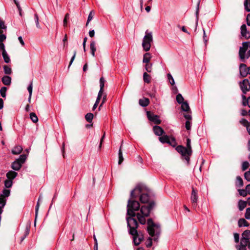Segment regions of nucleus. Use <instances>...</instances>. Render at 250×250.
I'll return each instance as SVG.
<instances>
[{
	"mask_svg": "<svg viewBox=\"0 0 250 250\" xmlns=\"http://www.w3.org/2000/svg\"><path fill=\"white\" fill-rule=\"evenodd\" d=\"M236 248L237 250H247V246L243 245L241 244L239 245H237Z\"/></svg>",
	"mask_w": 250,
	"mask_h": 250,
	"instance_id": "55",
	"label": "nucleus"
},
{
	"mask_svg": "<svg viewBox=\"0 0 250 250\" xmlns=\"http://www.w3.org/2000/svg\"><path fill=\"white\" fill-rule=\"evenodd\" d=\"M185 126L188 130L190 129L191 128V123L190 121H187L185 124Z\"/></svg>",
	"mask_w": 250,
	"mask_h": 250,
	"instance_id": "62",
	"label": "nucleus"
},
{
	"mask_svg": "<svg viewBox=\"0 0 250 250\" xmlns=\"http://www.w3.org/2000/svg\"><path fill=\"white\" fill-rule=\"evenodd\" d=\"M176 101L178 103L181 104L184 102V98L181 94H178L176 96Z\"/></svg>",
	"mask_w": 250,
	"mask_h": 250,
	"instance_id": "37",
	"label": "nucleus"
},
{
	"mask_svg": "<svg viewBox=\"0 0 250 250\" xmlns=\"http://www.w3.org/2000/svg\"><path fill=\"white\" fill-rule=\"evenodd\" d=\"M6 90H7V88L5 86L2 87L0 90V95L3 98H5L6 97Z\"/></svg>",
	"mask_w": 250,
	"mask_h": 250,
	"instance_id": "41",
	"label": "nucleus"
},
{
	"mask_svg": "<svg viewBox=\"0 0 250 250\" xmlns=\"http://www.w3.org/2000/svg\"><path fill=\"white\" fill-rule=\"evenodd\" d=\"M241 33L243 37L245 39H248L250 37V34L249 32L247 31V27L245 24H243L241 27Z\"/></svg>",
	"mask_w": 250,
	"mask_h": 250,
	"instance_id": "13",
	"label": "nucleus"
},
{
	"mask_svg": "<svg viewBox=\"0 0 250 250\" xmlns=\"http://www.w3.org/2000/svg\"><path fill=\"white\" fill-rule=\"evenodd\" d=\"M143 79L145 83H149L151 82V77L146 72L143 74Z\"/></svg>",
	"mask_w": 250,
	"mask_h": 250,
	"instance_id": "27",
	"label": "nucleus"
},
{
	"mask_svg": "<svg viewBox=\"0 0 250 250\" xmlns=\"http://www.w3.org/2000/svg\"><path fill=\"white\" fill-rule=\"evenodd\" d=\"M242 236L244 237V238H246V239L250 241V230H246L244 231L242 234Z\"/></svg>",
	"mask_w": 250,
	"mask_h": 250,
	"instance_id": "31",
	"label": "nucleus"
},
{
	"mask_svg": "<svg viewBox=\"0 0 250 250\" xmlns=\"http://www.w3.org/2000/svg\"><path fill=\"white\" fill-rule=\"evenodd\" d=\"M152 56L149 53H146L143 56V62L145 63H149Z\"/></svg>",
	"mask_w": 250,
	"mask_h": 250,
	"instance_id": "20",
	"label": "nucleus"
},
{
	"mask_svg": "<svg viewBox=\"0 0 250 250\" xmlns=\"http://www.w3.org/2000/svg\"><path fill=\"white\" fill-rule=\"evenodd\" d=\"M250 166L249 163L247 161H245L242 163V169L243 171L246 170Z\"/></svg>",
	"mask_w": 250,
	"mask_h": 250,
	"instance_id": "46",
	"label": "nucleus"
},
{
	"mask_svg": "<svg viewBox=\"0 0 250 250\" xmlns=\"http://www.w3.org/2000/svg\"><path fill=\"white\" fill-rule=\"evenodd\" d=\"M23 150L21 146L17 145L16 146L11 150V152L14 155H18L20 154Z\"/></svg>",
	"mask_w": 250,
	"mask_h": 250,
	"instance_id": "15",
	"label": "nucleus"
},
{
	"mask_svg": "<svg viewBox=\"0 0 250 250\" xmlns=\"http://www.w3.org/2000/svg\"><path fill=\"white\" fill-rule=\"evenodd\" d=\"M243 185V181L242 178L239 176H237L235 182L236 186L237 187H242Z\"/></svg>",
	"mask_w": 250,
	"mask_h": 250,
	"instance_id": "26",
	"label": "nucleus"
},
{
	"mask_svg": "<svg viewBox=\"0 0 250 250\" xmlns=\"http://www.w3.org/2000/svg\"><path fill=\"white\" fill-rule=\"evenodd\" d=\"M240 123L244 126L246 127L247 125H248V124L250 123V122H248V121L245 119H242L240 121Z\"/></svg>",
	"mask_w": 250,
	"mask_h": 250,
	"instance_id": "56",
	"label": "nucleus"
},
{
	"mask_svg": "<svg viewBox=\"0 0 250 250\" xmlns=\"http://www.w3.org/2000/svg\"><path fill=\"white\" fill-rule=\"evenodd\" d=\"M139 104L141 106L146 107L149 104V100L148 98H144L139 100Z\"/></svg>",
	"mask_w": 250,
	"mask_h": 250,
	"instance_id": "17",
	"label": "nucleus"
},
{
	"mask_svg": "<svg viewBox=\"0 0 250 250\" xmlns=\"http://www.w3.org/2000/svg\"><path fill=\"white\" fill-rule=\"evenodd\" d=\"M168 144H169L172 147H175L177 145V143L176 142L175 139L174 137L170 136L169 139V143H168Z\"/></svg>",
	"mask_w": 250,
	"mask_h": 250,
	"instance_id": "30",
	"label": "nucleus"
},
{
	"mask_svg": "<svg viewBox=\"0 0 250 250\" xmlns=\"http://www.w3.org/2000/svg\"><path fill=\"white\" fill-rule=\"evenodd\" d=\"M249 48H250V42H243L242 43V46L240 47L239 56L240 60L243 62H245V60L250 57V50H248Z\"/></svg>",
	"mask_w": 250,
	"mask_h": 250,
	"instance_id": "5",
	"label": "nucleus"
},
{
	"mask_svg": "<svg viewBox=\"0 0 250 250\" xmlns=\"http://www.w3.org/2000/svg\"><path fill=\"white\" fill-rule=\"evenodd\" d=\"M234 239L235 242L238 243L239 242V234L237 233H234Z\"/></svg>",
	"mask_w": 250,
	"mask_h": 250,
	"instance_id": "59",
	"label": "nucleus"
},
{
	"mask_svg": "<svg viewBox=\"0 0 250 250\" xmlns=\"http://www.w3.org/2000/svg\"><path fill=\"white\" fill-rule=\"evenodd\" d=\"M2 83L6 85H9L11 83V77L8 76H4L2 78Z\"/></svg>",
	"mask_w": 250,
	"mask_h": 250,
	"instance_id": "21",
	"label": "nucleus"
},
{
	"mask_svg": "<svg viewBox=\"0 0 250 250\" xmlns=\"http://www.w3.org/2000/svg\"><path fill=\"white\" fill-rule=\"evenodd\" d=\"M94 13L93 12V11H91L90 13L89 14V15H88V19H87V22H86V26H88V24L89 23V22L91 21V20L92 19L93 17V16H94Z\"/></svg>",
	"mask_w": 250,
	"mask_h": 250,
	"instance_id": "45",
	"label": "nucleus"
},
{
	"mask_svg": "<svg viewBox=\"0 0 250 250\" xmlns=\"http://www.w3.org/2000/svg\"><path fill=\"white\" fill-rule=\"evenodd\" d=\"M85 120L89 123H91L93 118V114L91 113H87L85 116Z\"/></svg>",
	"mask_w": 250,
	"mask_h": 250,
	"instance_id": "34",
	"label": "nucleus"
},
{
	"mask_svg": "<svg viewBox=\"0 0 250 250\" xmlns=\"http://www.w3.org/2000/svg\"><path fill=\"white\" fill-rule=\"evenodd\" d=\"M6 52L5 49V46L3 42H0V52Z\"/></svg>",
	"mask_w": 250,
	"mask_h": 250,
	"instance_id": "64",
	"label": "nucleus"
},
{
	"mask_svg": "<svg viewBox=\"0 0 250 250\" xmlns=\"http://www.w3.org/2000/svg\"><path fill=\"white\" fill-rule=\"evenodd\" d=\"M184 117L187 120V121H190L191 120L192 117L191 115V112L188 111L187 113L184 115Z\"/></svg>",
	"mask_w": 250,
	"mask_h": 250,
	"instance_id": "51",
	"label": "nucleus"
},
{
	"mask_svg": "<svg viewBox=\"0 0 250 250\" xmlns=\"http://www.w3.org/2000/svg\"><path fill=\"white\" fill-rule=\"evenodd\" d=\"M94 240V250H98V242L95 235L93 236Z\"/></svg>",
	"mask_w": 250,
	"mask_h": 250,
	"instance_id": "61",
	"label": "nucleus"
},
{
	"mask_svg": "<svg viewBox=\"0 0 250 250\" xmlns=\"http://www.w3.org/2000/svg\"><path fill=\"white\" fill-rule=\"evenodd\" d=\"M27 156L26 154L21 155L19 158L16 159L11 164V168L14 170H19L22 165L25 162Z\"/></svg>",
	"mask_w": 250,
	"mask_h": 250,
	"instance_id": "8",
	"label": "nucleus"
},
{
	"mask_svg": "<svg viewBox=\"0 0 250 250\" xmlns=\"http://www.w3.org/2000/svg\"><path fill=\"white\" fill-rule=\"evenodd\" d=\"M153 129L155 134L160 137L165 133L164 129L160 126L155 125Z\"/></svg>",
	"mask_w": 250,
	"mask_h": 250,
	"instance_id": "14",
	"label": "nucleus"
},
{
	"mask_svg": "<svg viewBox=\"0 0 250 250\" xmlns=\"http://www.w3.org/2000/svg\"><path fill=\"white\" fill-rule=\"evenodd\" d=\"M238 192H239V194L243 196V197H246L248 194V193H247L246 192V189H239L238 190Z\"/></svg>",
	"mask_w": 250,
	"mask_h": 250,
	"instance_id": "48",
	"label": "nucleus"
},
{
	"mask_svg": "<svg viewBox=\"0 0 250 250\" xmlns=\"http://www.w3.org/2000/svg\"><path fill=\"white\" fill-rule=\"evenodd\" d=\"M69 14L68 13L66 14L65 15L64 18L63 19V26L64 27H66L67 25V20L69 19Z\"/></svg>",
	"mask_w": 250,
	"mask_h": 250,
	"instance_id": "47",
	"label": "nucleus"
},
{
	"mask_svg": "<svg viewBox=\"0 0 250 250\" xmlns=\"http://www.w3.org/2000/svg\"><path fill=\"white\" fill-rule=\"evenodd\" d=\"M105 82V81L104 77H102L100 79V91H104Z\"/></svg>",
	"mask_w": 250,
	"mask_h": 250,
	"instance_id": "33",
	"label": "nucleus"
},
{
	"mask_svg": "<svg viewBox=\"0 0 250 250\" xmlns=\"http://www.w3.org/2000/svg\"><path fill=\"white\" fill-rule=\"evenodd\" d=\"M245 217L247 219H250V208L246 209Z\"/></svg>",
	"mask_w": 250,
	"mask_h": 250,
	"instance_id": "54",
	"label": "nucleus"
},
{
	"mask_svg": "<svg viewBox=\"0 0 250 250\" xmlns=\"http://www.w3.org/2000/svg\"><path fill=\"white\" fill-rule=\"evenodd\" d=\"M238 224L239 227H248L250 225L249 223L244 218L240 219Z\"/></svg>",
	"mask_w": 250,
	"mask_h": 250,
	"instance_id": "22",
	"label": "nucleus"
},
{
	"mask_svg": "<svg viewBox=\"0 0 250 250\" xmlns=\"http://www.w3.org/2000/svg\"><path fill=\"white\" fill-rule=\"evenodd\" d=\"M30 118L34 123H36L38 122V118L36 114L34 112H32L30 114Z\"/></svg>",
	"mask_w": 250,
	"mask_h": 250,
	"instance_id": "29",
	"label": "nucleus"
},
{
	"mask_svg": "<svg viewBox=\"0 0 250 250\" xmlns=\"http://www.w3.org/2000/svg\"><path fill=\"white\" fill-rule=\"evenodd\" d=\"M242 98L243 99L242 104L243 106L248 105L250 108V97H249L247 99L246 96L242 95Z\"/></svg>",
	"mask_w": 250,
	"mask_h": 250,
	"instance_id": "18",
	"label": "nucleus"
},
{
	"mask_svg": "<svg viewBox=\"0 0 250 250\" xmlns=\"http://www.w3.org/2000/svg\"><path fill=\"white\" fill-rule=\"evenodd\" d=\"M145 34L146 35L143 40L142 46L145 51H148L149 50L151 44L153 42L152 33L147 30Z\"/></svg>",
	"mask_w": 250,
	"mask_h": 250,
	"instance_id": "6",
	"label": "nucleus"
},
{
	"mask_svg": "<svg viewBox=\"0 0 250 250\" xmlns=\"http://www.w3.org/2000/svg\"><path fill=\"white\" fill-rule=\"evenodd\" d=\"M103 93H104V91L99 90L96 101H97V102H100L101 97H102V95L104 94Z\"/></svg>",
	"mask_w": 250,
	"mask_h": 250,
	"instance_id": "57",
	"label": "nucleus"
},
{
	"mask_svg": "<svg viewBox=\"0 0 250 250\" xmlns=\"http://www.w3.org/2000/svg\"><path fill=\"white\" fill-rule=\"evenodd\" d=\"M169 138L170 137H169L168 136L164 135L159 137V140L163 144H168V143H169Z\"/></svg>",
	"mask_w": 250,
	"mask_h": 250,
	"instance_id": "23",
	"label": "nucleus"
},
{
	"mask_svg": "<svg viewBox=\"0 0 250 250\" xmlns=\"http://www.w3.org/2000/svg\"><path fill=\"white\" fill-rule=\"evenodd\" d=\"M250 242V241L249 240L246 239V238H244V237H243L242 236V238H241V241H240L241 244L246 246H248V247H249V245Z\"/></svg>",
	"mask_w": 250,
	"mask_h": 250,
	"instance_id": "36",
	"label": "nucleus"
},
{
	"mask_svg": "<svg viewBox=\"0 0 250 250\" xmlns=\"http://www.w3.org/2000/svg\"><path fill=\"white\" fill-rule=\"evenodd\" d=\"M152 245V239L149 237L146 242V246L147 248H150Z\"/></svg>",
	"mask_w": 250,
	"mask_h": 250,
	"instance_id": "53",
	"label": "nucleus"
},
{
	"mask_svg": "<svg viewBox=\"0 0 250 250\" xmlns=\"http://www.w3.org/2000/svg\"><path fill=\"white\" fill-rule=\"evenodd\" d=\"M146 115L148 119L150 121L157 125L161 124V121L159 119V117L158 115L151 114L149 111L147 112Z\"/></svg>",
	"mask_w": 250,
	"mask_h": 250,
	"instance_id": "12",
	"label": "nucleus"
},
{
	"mask_svg": "<svg viewBox=\"0 0 250 250\" xmlns=\"http://www.w3.org/2000/svg\"><path fill=\"white\" fill-rule=\"evenodd\" d=\"M155 206L154 202H151L148 205H144L141 207L140 213L136 214L137 218L140 224L144 225L146 224V220L145 217H148L152 209Z\"/></svg>",
	"mask_w": 250,
	"mask_h": 250,
	"instance_id": "2",
	"label": "nucleus"
},
{
	"mask_svg": "<svg viewBox=\"0 0 250 250\" xmlns=\"http://www.w3.org/2000/svg\"><path fill=\"white\" fill-rule=\"evenodd\" d=\"M18 175V173L14 171H9L6 174V177L8 180L12 181Z\"/></svg>",
	"mask_w": 250,
	"mask_h": 250,
	"instance_id": "16",
	"label": "nucleus"
},
{
	"mask_svg": "<svg viewBox=\"0 0 250 250\" xmlns=\"http://www.w3.org/2000/svg\"><path fill=\"white\" fill-rule=\"evenodd\" d=\"M142 188L141 186H137L130 193L131 198H135L140 195V201L142 203H147L149 200V196L147 193H142Z\"/></svg>",
	"mask_w": 250,
	"mask_h": 250,
	"instance_id": "4",
	"label": "nucleus"
},
{
	"mask_svg": "<svg viewBox=\"0 0 250 250\" xmlns=\"http://www.w3.org/2000/svg\"><path fill=\"white\" fill-rule=\"evenodd\" d=\"M147 231L151 236L159 235L160 234V229L159 226L155 224L152 219H149L147 220Z\"/></svg>",
	"mask_w": 250,
	"mask_h": 250,
	"instance_id": "7",
	"label": "nucleus"
},
{
	"mask_svg": "<svg viewBox=\"0 0 250 250\" xmlns=\"http://www.w3.org/2000/svg\"><path fill=\"white\" fill-rule=\"evenodd\" d=\"M152 63H146L145 69L147 72L150 73L152 71Z\"/></svg>",
	"mask_w": 250,
	"mask_h": 250,
	"instance_id": "42",
	"label": "nucleus"
},
{
	"mask_svg": "<svg viewBox=\"0 0 250 250\" xmlns=\"http://www.w3.org/2000/svg\"><path fill=\"white\" fill-rule=\"evenodd\" d=\"M240 74L242 77H246L248 74H250V66L247 67L244 63H241L239 66Z\"/></svg>",
	"mask_w": 250,
	"mask_h": 250,
	"instance_id": "11",
	"label": "nucleus"
},
{
	"mask_svg": "<svg viewBox=\"0 0 250 250\" xmlns=\"http://www.w3.org/2000/svg\"><path fill=\"white\" fill-rule=\"evenodd\" d=\"M90 49L92 56H95V52L96 51V43L94 41H92L90 44Z\"/></svg>",
	"mask_w": 250,
	"mask_h": 250,
	"instance_id": "19",
	"label": "nucleus"
},
{
	"mask_svg": "<svg viewBox=\"0 0 250 250\" xmlns=\"http://www.w3.org/2000/svg\"><path fill=\"white\" fill-rule=\"evenodd\" d=\"M2 55L4 59V62L6 63H9L10 61V59L6 51L4 52H2Z\"/></svg>",
	"mask_w": 250,
	"mask_h": 250,
	"instance_id": "32",
	"label": "nucleus"
},
{
	"mask_svg": "<svg viewBox=\"0 0 250 250\" xmlns=\"http://www.w3.org/2000/svg\"><path fill=\"white\" fill-rule=\"evenodd\" d=\"M3 70L5 74H10L12 72L11 68L6 65L3 66Z\"/></svg>",
	"mask_w": 250,
	"mask_h": 250,
	"instance_id": "38",
	"label": "nucleus"
},
{
	"mask_svg": "<svg viewBox=\"0 0 250 250\" xmlns=\"http://www.w3.org/2000/svg\"><path fill=\"white\" fill-rule=\"evenodd\" d=\"M13 184V182L10 180H6L4 181V186L6 188H10L12 187Z\"/></svg>",
	"mask_w": 250,
	"mask_h": 250,
	"instance_id": "39",
	"label": "nucleus"
},
{
	"mask_svg": "<svg viewBox=\"0 0 250 250\" xmlns=\"http://www.w3.org/2000/svg\"><path fill=\"white\" fill-rule=\"evenodd\" d=\"M29 232L30 229L28 227H26L24 235L21 237V242H22L23 241L25 237L29 234Z\"/></svg>",
	"mask_w": 250,
	"mask_h": 250,
	"instance_id": "44",
	"label": "nucleus"
},
{
	"mask_svg": "<svg viewBox=\"0 0 250 250\" xmlns=\"http://www.w3.org/2000/svg\"><path fill=\"white\" fill-rule=\"evenodd\" d=\"M32 88H33L32 82H31L30 85L28 86V87L27 88L28 91L30 95V96H32Z\"/></svg>",
	"mask_w": 250,
	"mask_h": 250,
	"instance_id": "63",
	"label": "nucleus"
},
{
	"mask_svg": "<svg viewBox=\"0 0 250 250\" xmlns=\"http://www.w3.org/2000/svg\"><path fill=\"white\" fill-rule=\"evenodd\" d=\"M175 149L184 158L188 163H189L190 157L192 153L190 139L189 138L187 139L186 147L179 145L176 146Z\"/></svg>",
	"mask_w": 250,
	"mask_h": 250,
	"instance_id": "3",
	"label": "nucleus"
},
{
	"mask_svg": "<svg viewBox=\"0 0 250 250\" xmlns=\"http://www.w3.org/2000/svg\"><path fill=\"white\" fill-rule=\"evenodd\" d=\"M245 178L249 182H250V172L247 171L244 174Z\"/></svg>",
	"mask_w": 250,
	"mask_h": 250,
	"instance_id": "60",
	"label": "nucleus"
},
{
	"mask_svg": "<svg viewBox=\"0 0 250 250\" xmlns=\"http://www.w3.org/2000/svg\"><path fill=\"white\" fill-rule=\"evenodd\" d=\"M122 146V145L120 146V149L119 150V153H118V155H119L118 164L119 165H121L122 163V162H123V161H124V158H123V153H122V150H121Z\"/></svg>",
	"mask_w": 250,
	"mask_h": 250,
	"instance_id": "28",
	"label": "nucleus"
},
{
	"mask_svg": "<svg viewBox=\"0 0 250 250\" xmlns=\"http://www.w3.org/2000/svg\"><path fill=\"white\" fill-rule=\"evenodd\" d=\"M190 199L193 207L194 208H196L197 207L198 205V191L194 188H192Z\"/></svg>",
	"mask_w": 250,
	"mask_h": 250,
	"instance_id": "10",
	"label": "nucleus"
},
{
	"mask_svg": "<svg viewBox=\"0 0 250 250\" xmlns=\"http://www.w3.org/2000/svg\"><path fill=\"white\" fill-rule=\"evenodd\" d=\"M106 96H107L106 94H103V97L102 101V103H101V104L99 106V109H100V107L106 101Z\"/></svg>",
	"mask_w": 250,
	"mask_h": 250,
	"instance_id": "58",
	"label": "nucleus"
},
{
	"mask_svg": "<svg viewBox=\"0 0 250 250\" xmlns=\"http://www.w3.org/2000/svg\"><path fill=\"white\" fill-rule=\"evenodd\" d=\"M127 208V214L130 216L126 218L128 232L133 236L134 244L138 246L144 240V235L141 231L138 232L137 230L138 224L136 220L133 217L136 215L134 211L138 210L140 208V204L137 201L129 199Z\"/></svg>",
	"mask_w": 250,
	"mask_h": 250,
	"instance_id": "1",
	"label": "nucleus"
},
{
	"mask_svg": "<svg viewBox=\"0 0 250 250\" xmlns=\"http://www.w3.org/2000/svg\"><path fill=\"white\" fill-rule=\"evenodd\" d=\"M239 85L242 92L245 94L247 92L250 90V81L248 79H246L242 82H240Z\"/></svg>",
	"mask_w": 250,
	"mask_h": 250,
	"instance_id": "9",
	"label": "nucleus"
},
{
	"mask_svg": "<svg viewBox=\"0 0 250 250\" xmlns=\"http://www.w3.org/2000/svg\"><path fill=\"white\" fill-rule=\"evenodd\" d=\"M5 198V197L3 195H0V204L2 205V207H3L6 204V200Z\"/></svg>",
	"mask_w": 250,
	"mask_h": 250,
	"instance_id": "50",
	"label": "nucleus"
},
{
	"mask_svg": "<svg viewBox=\"0 0 250 250\" xmlns=\"http://www.w3.org/2000/svg\"><path fill=\"white\" fill-rule=\"evenodd\" d=\"M247 202L243 200H239L238 202V208L240 211L243 210L246 207Z\"/></svg>",
	"mask_w": 250,
	"mask_h": 250,
	"instance_id": "24",
	"label": "nucleus"
},
{
	"mask_svg": "<svg viewBox=\"0 0 250 250\" xmlns=\"http://www.w3.org/2000/svg\"><path fill=\"white\" fill-rule=\"evenodd\" d=\"M167 78L169 80L170 83L173 85L174 84L175 82L173 78L170 74H167Z\"/></svg>",
	"mask_w": 250,
	"mask_h": 250,
	"instance_id": "52",
	"label": "nucleus"
},
{
	"mask_svg": "<svg viewBox=\"0 0 250 250\" xmlns=\"http://www.w3.org/2000/svg\"><path fill=\"white\" fill-rule=\"evenodd\" d=\"M10 193V191L9 189H4L2 191V194L0 195H3L5 197H6L9 196Z\"/></svg>",
	"mask_w": 250,
	"mask_h": 250,
	"instance_id": "49",
	"label": "nucleus"
},
{
	"mask_svg": "<svg viewBox=\"0 0 250 250\" xmlns=\"http://www.w3.org/2000/svg\"><path fill=\"white\" fill-rule=\"evenodd\" d=\"M181 104V109L183 111L188 112L190 111V108L187 102H184Z\"/></svg>",
	"mask_w": 250,
	"mask_h": 250,
	"instance_id": "25",
	"label": "nucleus"
},
{
	"mask_svg": "<svg viewBox=\"0 0 250 250\" xmlns=\"http://www.w3.org/2000/svg\"><path fill=\"white\" fill-rule=\"evenodd\" d=\"M245 9L247 12L250 11V0H245L244 1Z\"/></svg>",
	"mask_w": 250,
	"mask_h": 250,
	"instance_id": "35",
	"label": "nucleus"
},
{
	"mask_svg": "<svg viewBox=\"0 0 250 250\" xmlns=\"http://www.w3.org/2000/svg\"><path fill=\"white\" fill-rule=\"evenodd\" d=\"M34 19H35V21L36 22V27L38 28H40L41 26L39 24V18L38 15L36 13L35 14V15H34Z\"/></svg>",
	"mask_w": 250,
	"mask_h": 250,
	"instance_id": "40",
	"label": "nucleus"
},
{
	"mask_svg": "<svg viewBox=\"0 0 250 250\" xmlns=\"http://www.w3.org/2000/svg\"><path fill=\"white\" fill-rule=\"evenodd\" d=\"M6 26L4 24L3 21L0 20V33L3 32V29L6 30Z\"/></svg>",
	"mask_w": 250,
	"mask_h": 250,
	"instance_id": "43",
	"label": "nucleus"
}]
</instances>
